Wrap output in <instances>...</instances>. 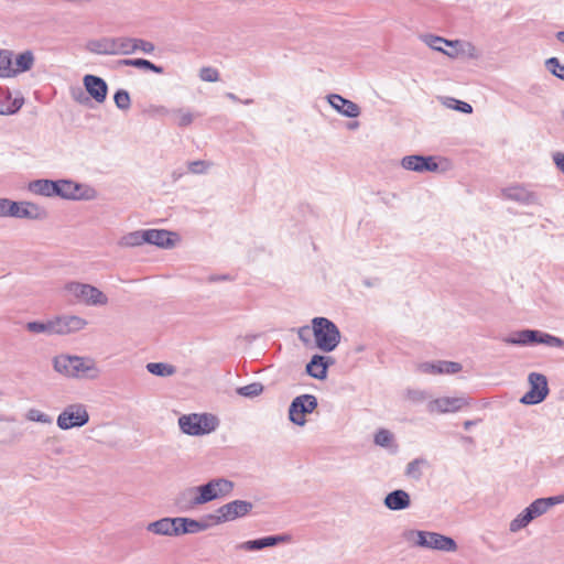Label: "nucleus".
<instances>
[{"label": "nucleus", "instance_id": "22", "mask_svg": "<svg viewBox=\"0 0 564 564\" xmlns=\"http://www.w3.org/2000/svg\"><path fill=\"white\" fill-rule=\"evenodd\" d=\"M197 490V486H194L185 488L177 494L175 497V505L180 510L187 511L203 505L199 492Z\"/></svg>", "mask_w": 564, "mask_h": 564}, {"label": "nucleus", "instance_id": "44", "mask_svg": "<svg viewBox=\"0 0 564 564\" xmlns=\"http://www.w3.org/2000/svg\"><path fill=\"white\" fill-rule=\"evenodd\" d=\"M546 69L557 78L564 80V65H562L557 57H550L545 61Z\"/></svg>", "mask_w": 564, "mask_h": 564}, {"label": "nucleus", "instance_id": "62", "mask_svg": "<svg viewBox=\"0 0 564 564\" xmlns=\"http://www.w3.org/2000/svg\"><path fill=\"white\" fill-rule=\"evenodd\" d=\"M53 453L56 455H62L64 453L63 447L58 446L53 449Z\"/></svg>", "mask_w": 564, "mask_h": 564}, {"label": "nucleus", "instance_id": "53", "mask_svg": "<svg viewBox=\"0 0 564 564\" xmlns=\"http://www.w3.org/2000/svg\"><path fill=\"white\" fill-rule=\"evenodd\" d=\"M408 398L413 402H423L427 400L429 395L423 390H409Z\"/></svg>", "mask_w": 564, "mask_h": 564}, {"label": "nucleus", "instance_id": "45", "mask_svg": "<svg viewBox=\"0 0 564 564\" xmlns=\"http://www.w3.org/2000/svg\"><path fill=\"white\" fill-rule=\"evenodd\" d=\"M113 100H115L116 106L120 110H124L126 111V110L130 109V107H131L130 95L124 89L117 90V93L113 96Z\"/></svg>", "mask_w": 564, "mask_h": 564}, {"label": "nucleus", "instance_id": "26", "mask_svg": "<svg viewBox=\"0 0 564 564\" xmlns=\"http://www.w3.org/2000/svg\"><path fill=\"white\" fill-rule=\"evenodd\" d=\"M383 503L389 510L400 511L410 507L411 499L405 490L397 489L386 496Z\"/></svg>", "mask_w": 564, "mask_h": 564}, {"label": "nucleus", "instance_id": "50", "mask_svg": "<svg viewBox=\"0 0 564 564\" xmlns=\"http://www.w3.org/2000/svg\"><path fill=\"white\" fill-rule=\"evenodd\" d=\"M187 518L184 517H175L173 518V522L171 523L173 525V536H180L187 534Z\"/></svg>", "mask_w": 564, "mask_h": 564}, {"label": "nucleus", "instance_id": "36", "mask_svg": "<svg viewBox=\"0 0 564 564\" xmlns=\"http://www.w3.org/2000/svg\"><path fill=\"white\" fill-rule=\"evenodd\" d=\"M440 100L446 108L454 109L463 113L473 112V107L468 102L460 101L452 97H441Z\"/></svg>", "mask_w": 564, "mask_h": 564}, {"label": "nucleus", "instance_id": "3", "mask_svg": "<svg viewBox=\"0 0 564 564\" xmlns=\"http://www.w3.org/2000/svg\"><path fill=\"white\" fill-rule=\"evenodd\" d=\"M404 536L408 542L419 547L442 552H455L457 550V543L454 539L437 532L409 530Z\"/></svg>", "mask_w": 564, "mask_h": 564}, {"label": "nucleus", "instance_id": "37", "mask_svg": "<svg viewBox=\"0 0 564 564\" xmlns=\"http://www.w3.org/2000/svg\"><path fill=\"white\" fill-rule=\"evenodd\" d=\"M130 51H129V55L130 54H133L138 51L144 53V54H152L155 50V46L152 42H149V41H145V40H142V39H135V37H130Z\"/></svg>", "mask_w": 564, "mask_h": 564}, {"label": "nucleus", "instance_id": "13", "mask_svg": "<svg viewBox=\"0 0 564 564\" xmlns=\"http://www.w3.org/2000/svg\"><path fill=\"white\" fill-rule=\"evenodd\" d=\"M530 390L520 399L522 404L541 403L549 394L547 379L544 375L531 372L528 377Z\"/></svg>", "mask_w": 564, "mask_h": 564}, {"label": "nucleus", "instance_id": "51", "mask_svg": "<svg viewBox=\"0 0 564 564\" xmlns=\"http://www.w3.org/2000/svg\"><path fill=\"white\" fill-rule=\"evenodd\" d=\"M177 118V124L180 127H187L193 122V115L184 109H177L174 111Z\"/></svg>", "mask_w": 564, "mask_h": 564}, {"label": "nucleus", "instance_id": "4", "mask_svg": "<svg viewBox=\"0 0 564 564\" xmlns=\"http://www.w3.org/2000/svg\"><path fill=\"white\" fill-rule=\"evenodd\" d=\"M219 425V420L210 413H191L178 417V426L184 434L200 436L210 434Z\"/></svg>", "mask_w": 564, "mask_h": 564}, {"label": "nucleus", "instance_id": "46", "mask_svg": "<svg viewBox=\"0 0 564 564\" xmlns=\"http://www.w3.org/2000/svg\"><path fill=\"white\" fill-rule=\"evenodd\" d=\"M424 464H425L424 459H414V460L410 462L408 464L406 470H405L406 476L414 478V479H420L422 476L421 466Z\"/></svg>", "mask_w": 564, "mask_h": 564}, {"label": "nucleus", "instance_id": "42", "mask_svg": "<svg viewBox=\"0 0 564 564\" xmlns=\"http://www.w3.org/2000/svg\"><path fill=\"white\" fill-rule=\"evenodd\" d=\"M527 512H529V516H532V520L546 513L547 507L543 498L535 499L532 503H530L525 508Z\"/></svg>", "mask_w": 564, "mask_h": 564}, {"label": "nucleus", "instance_id": "16", "mask_svg": "<svg viewBox=\"0 0 564 564\" xmlns=\"http://www.w3.org/2000/svg\"><path fill=\"white\" fill-rule=\"evenodd\" d=\"M292 542V535L288 533L268 535L256 540H248L239 543L236 549L247 552H257L265 547H273L279 544H288Z\"/></svg>", "mask_w": 564, "mask_h": 564}, {"label": "nucleus", "instance_id": "17", "mask_svg": "<svg viewBox=\"0 0 564 564\" xmlns=\"http://www.w3.org/2000/svg\"><path fill=\"white\" fill-rule=\"evenodd\" d=\"M101 376V369L90 356L75 355L73 379L97 380Z\"/></svg>", "mask_w": 564, "mask_h": 564}, {"label": "nucleus", "instance_id": "12", "mask_svg": "<svg viewBox=\"0 0 564 564\" xmlns=\"http://www.w3.org/2000/svg\"><path fill=\"white\" fill-rule=\"evenodd\" d=\"M317 404V399L313 394H302L294 398L289 408L290 421L299 426L305 425V415L314 412Z\"/></svg>", "mask_w": 564, "mask_h": 564}, {"label": "nucleus", "instance_id": "33", "mask_svg": "<svg viewBox=\"0 0 564 564\" xmlns=\"http://www.w3.org/2000/svg\"><path fill=\"white\" fill-rule=\"evenodd\" d=\"M13 52L10 50H0V77H14L12 66Z\"/></svg>", "mask_w": 564, "mask_h": 564}, {"label": "nucleus", "instance_id": "57", "mask_svg": "<svg viewBox=\"0 0 564 564\" xmlns=\"http://www.w3.org/2000/svg\"><path fill=\"white\" fill-rule=\"evenodd\" d=\"M554 162L557 166V169L564 173V153H556L554 155Z\"/></svg>", "mask_w": 564, "mask_h": 564}, {"label": "nucleus", "instance_id": "24", "mask_svg": "<svg viewBox=\"0 0 564 564\" xmlns=\"http://www.w3.org/2000/svg\"><path fill=\"white\" fill-rule=\"evenodd\" d=\"M172 236H174V234L165 229H147L145 243L163 249H170L175 245Z\"/></svg>", "mask_w": 564, "mask_h": 564}, {"label": "nucleus", "instance_id": "9", "mask_svg": "<svg viewBox=\"0 0 564 564\" xmlns=\"http://www.w3.org/2000/svg\"><path fill=\"white\" fill-rule=\"evenodd\" d=\"M252 509V502L237 499L220 506L214 514H208V519H210L214 524L232 522L248 516Z\"/></svg>", "mask_w": 564, "mask_h": 564}, {"label": "nucleus", "instance_id": "52", "mask_svg": "<svg viewBox=\"0 0 564 564\" xmlns=\"http://www.w3.org/2000/svg\"><path fill=\"white\" fill-rule=\"evenodd\" d=\"M437 366H440V361L437 362H422L419 365V370L423 373H430V375H440L437 370Z\"/></svg>", "mask_w": 564, "mask_h": 564}, {"label": "nucleus", "instance_id": "58", "mask_svg": "<svg viewBox=\"0 0 564 564\" xmlns=\"http://www.w3.org/2000/svg\"><path fill=\"white\" fill-rule=\"evenodd\" d=\"M155 111H156L158 113H161V115H166V113L169 112V110H167L165 107H163V106L158 107V108L155 109Z\"/></svg>", "mask_w": 564, "mask_h": 564}, {"label": "nucleus", "instance_id": "34", "mask_svg": "<svg viewBox=\"0 0 564 564\" xmlns=\"http://www.w3.org/2000/svg\"><path fill=\"white\" fill-rule=\"evenodd\" d=\"M120 63L126 66H132L135 68L147 69V70H151L156 74L163 73V67L158 66V65L153 64L152 62H150L148 59H143V58L122 59Z\"/></svg>", "mask_w": 564, "mask_h": 564}, {"label": "nucleus", "instance_id": "47", "mask_svg": "<svg viewBox=\"0 0 564 564\" xmlns=\"http://www.w3.org/2000/svg\"><path fill=\"white\" fill-rule=\"evenodd\" d=\"M199 78L203 82L216 83L219 80V72L210 66H205L199 69Z\"/></svg>", "mask_w": 564, "mask_h": 564}, {"label": "nucleus", "instance_id": "8", "mask_svg": "<svg viewBox=\"0 0 564 564\" xmlns=\"http://www.w3.org/2000/svg\"><path fill=\"white\" fill-rule=\"evenodd\" d=\"M55 182L54 196L72 200H93L97 197L95 188L72 180H58Z\"/></svg>", "mask_w": 564, "mask_h": 564}, {"label": "nucleus", "instance_id": "25", "mask_svg": "<svg viewBox=\"0 0 564 564\" xmlns=\"http://www.w3.org/2000/svg\"><path fill=\"white\" fill-rule=\"evenodd\" d=\"M332 362L330 357L314 355L306 365V372L315 379L323 380L327 377V368Z\"/></svg>", "mask_w": 564, "mask_h": 564}, {"label": "nucleus", "instance_id": "64", "mask_svg": "<svg viewBox=\"0 0 564 564\" xmlns=\"http://www.w3.org/2000/svg\"><path fill=\"white\" fill-rule=\"evenodd\" d=\"M251 102H252V100H251V99H247V100H245V101H243V104H246V105H249V104H251Z\"/></svg>", "mask_w": 564, "mask_h": 564}, {"label": "nucleus", "instance_id": "63", "mask_svg": "<svg viewBox=\"0 0 564 564\" xmlns=\"http://www.w3.org/2000/svg\"><path fill=\"white\" fill-rule=\"evenodd\" d=\"M357 126H358V122H354V123H350V124H349V128L354 129V128H356Z\"/></svg>", "mask_w": 564, "mask_h": 564}, {"label": "nucleus", "instance_id": "1", "mask_svg": "<svg viewBox=\"0 0 564 564\" xmlns=\"http://www.w3.org/2000/svg\"><path fill=\"white\" fill-rule=\"evenodd\" d=\"M424 42L432 50L441 52L451 58L466 56L470 59H477L480 56L479 50L470 42L459 40L449 41L435 35L424 36Z\"/></svg>", "mask_w": 564, "mask_h": 564}, {"label": "nucleus", "instance_id": "40", "mask_svg": "<svg viewBox=\"0 0 564 564\" xmlns=\"http://www.w3.org/2000/svg\"><path fill=\"white\" fill-rule=\"evenodd\" d=\"M373 441L378 446L390 448L393 446V434L389 430L381 429L375 434Z\"/></svg>", "mask_w": 564, "mask_h": 564}, {"label": "nucleus", "instance_id": "15", "mask_svg": "<svg viewBox=\"0 0 564 564\" xmlns=\"http://www.w3.org/2000/svg\"><path fill=\"white\" fill-rule=\"evenodd\" d=\"M502 196L506 199L519 203L525 206L542 205L540 196L522 184L510 185L502 189Z\"/></svg>", "mask_w": 564, "mask_h": 564}, {"label": "nucleus", "instance_id": "43", "mask_svg": "<svg viewBox=\"0 0 564 564\" xmlns=\"http://www.w3.org/2000/svg\"><path fill=\"white\" fill-rule=\"evenodd\" d=\"M25 419L28 421L37 422V423H42V424H52V422H53L52 417L48 414H46L37 409L28 410V412L25 414Z\"/></svg>", "mask_w": 564, "mask_h": 564}, {"label": "nucleus", "instance_id": "18", "mask_svg": "<svg viewBox=\"0 0 564 564\" xmlns=\"http://www.w3.org/2000/svg\"><path fill=\"white\" fill-rule=\"evenodd\" d=\"M55 335L66 336L83 330L88 325L87 319L78 315L64 314L53 317Z\"/></svg>", "mask_w": 564, "mask_h": 564}, {"label": "nucleus", "instance_id": "32", "mask_svg": "<svg viewBox=\"0 0 564 564\" xmlns=\"http://www.w3.org/2000/svg\"><path fill=\"white\" fill-rule=\"evenodd\" d=\"M25 328L33 334L55 335L54 318L47 319L46 322H29Z\"/></svg>", "mask_w": 564, "mask_h": 564}, {"label": "nucleus", "instance_id": "61", "mask_svg": "<svg viewBox=\"0 0 564 564\" xmlns=\"http://www.w3.org/2000/svg\"><path fill=\"white\" fill-rule=\"evenodd\" d=\"M556 39L564 43V31H560L556 33Z\"/></svg>", "mask_w": 564, "mask_h": 564}, {"label": "nucleus", "instance_id": "6", "mask_svg": "<svg viewBox=\"0 0 564 564\" xmlns=\"http://www.w3.org/2000/svg\"><path fill=\"white\" fill-rule=\"evenodd\" d=\"M130 43L129 36H102L89 40L86 48L97 55H129Z\"/></svg>", "mask_w": 564, "mask_h": 564}, {"label": "nucleus", "instance_id": "10", "mask_svg": "<svg viewBox=\"0 0 564 564\" xmlns=\"http://www.w3.org/2000/svg\"><path fill=\"white\" fill-rule=\"evenodd\" d=\"M89 421L87 409L82 403L67 405L57 416V426L61 430H70L73 427H82Z\"/></svg>", "mask_w": 564, "mask_h": 564}, {"label": "nucleus", "instance_id": "19", "mask_svg": "<svg viewBox=\"0 0 564 564\" xmlns=\"http://www.w3.org/2000/svg\"><path fill=\"white\" fill-rule=\"evenodd\" d=\"M465 405H467V401L463 397H457V398L442 397V398H436V399L430 400L426 404V410L430 413L444 414V413L459 411Z\"/></svg>", "mask_w": 564, "mask_h": 564}, {"label": "nucleus", "instance_id": "48", "mask_svg": "<svg viewBox=\"0 0 564 564\" xmlns=\"http://www.w3.org/2000/svg\"><path fill=\"white\" fill-rule=\"evenodd\" d=\"M437 367H438L437 370H438L440 375L457 373L462 370V365L459 362H455V361L441 360L440 366H437Z\"/></svg>", "mask_w": 564, "mask_h": 564}, {"label": "nucleus", "instance_id": "14", "mask_svg": "<svg viewBox=\"0 0 564 564\" xmlns=\"http://www.w3.org/2000/svg\"><path fill=\"white\" fill-rule=\"evenodd\" d=\"M9 217L29 219V220H43L47 217L45 208L32 202H13L11 200Z\"/></svg>", "mask_w": 564, "mask_h": 564}, {"label": "nucleus", "instance_id": "2", "mask_svg": "<svg viewBox=\"0 0 564 564\" xmlns=\"http://www.w3.org/2000/svg\"><path fill=\"white\" fill-rule=\"evenodd\" d=\"M64 292L76 302L93 307L106 306L109 297L97 286L78 281H70L64 285Z\"/></svg>", "mask_w": 564, "mask_h": 564}, {"label": "nucleus", "instance_id": "49", "mask_svg": "<svg viewBox=\"0 0 564 564\" xmlns=\"http://www.w3.org/2000/svg\"><path fill=\"white\" fill-rule=\"evenodd\" d=\"M213 165L212 162L197 160L188 163V171L193 174H204Z\"/></svg>", "mask_w": 564, "mask_h": 564}, {"label": "nucleus", "instance_id": "54", "mask_svg": "<svg viewBox=\"0 0 564 564\" xmlns=\"http://www.w3.org/2000/svg\"><path fill=\"white\" fill-rule=\"evenodd\" d=\"M11 199L0 197V217H9Z\"/></svg>", "mask_w": 564, "mask_h": 564}, {"label": "nucleus", "instance_id": "38", "mask_svg": "<svg viewBox=\"0 0 564 564\" xmlns=\"http://www.w3.org/2000/svg\"><path fill=\"white\" fill-rule=\"evenodd\" d=\"M209 521H212V520L208 519V516L203 520L187 518V523H186L187 534H196V533L208 530L212 527V523Z\"/></svg>", "mask_w": 564, "mask_h": 564}, {"label": "nucleus", "instance_id": "60", "mask_svg": "<svg viewBox=\"0 0 564 564\" xmlns=\"http://www.w3.org/2000/svg\"><path fill=\"white\" fill-rule=\"evenodd\" d=\"M473 425H475V421H465L464 422L465 430H469Z\"/></svg>", "mask_w": 564, "mask_h": 564}, {"label": "nucleus", "instance_id": "31", "mask_svg": "<svg viewBox=\"0 0 564 564\" xmlns=\"http://www.w3.org/2000/svg\"><path fill=\"white\" fill-rule=\"evenodd\" d=\"M34 54L31 51H25L19 54L14 59V76H17L20 73L30 70L34 65Z\"/></svg>", "mask_w": 564, "mask_h": 564}, {"label": "nucleus", "instance_id": "59", "mask_svg": "<svg viewBox=\"0 0 564 564\" xmlns=\"http://www.w3.org/2000/svg\"><path fill=\"white\" fill-rule=\"evenodd\" d=\"M226 97L229 98L232 101H238L239 100L238 97L235 94H232V93H227Z\"/></svg>", "mask_w": 564, "mask_h": 564}, {"label": "nucleus", "instance_id": "56", "mask_svg": "<svg viewBox=\"0 0 564 564\" xmlns=\"http://www.w3.org/2000/svg\"><path fill=\"white\" fill-rule=\"evenodd\" d=\"M21 105H15V102L12 106L6 107L3 102L0 101V115H11L19 110Z\"/></svg>", "mask_w": 564, "mask_h": 564}, {"label": "nucleus", "instance_id": "20", "mask_svg": "<svg viewBox=\"0 0 564 564\" xmlns=\"http://www.w3.org/2000/svg\"><path fill=\"white\" fill-rule=\"evenodd\" d=\"M401 165L403 169L414 172H433L438 169L437 163L433 161L431 156H422V155H408L404 156L401 161Z\"/></svg>", "mask_w": 564, "mask_h": 564}, {"label": "nucleus", "instance_id": "5", "mask_svg": "<svg viewBox=\"0 0 564 564\" xmlns=\"http://www.w3.org/2000/svg\"><path fill=\"white\" fill-rule=\"evenodd\" d=\"M312 328L316 346L325 351H333L340 341V332L338 327L326 317H314Z\"/></svg>", "mask_w": 564, "mask_h": 564}, {"label": "nucleus", "instance_id": "28", "mask_svg": "<svg viewBox=\"0 0 564 564\" xmlns=\"http://www.w3.org/2000/svg\"><path fill=\"white\" fill-rule=\"evenodd\" d=\"M75 355L61 354L53 358V369L67 378L73 379Z\"/></svg>", "mask_w": 564, "mask_h": 564}, {"label": "nucleus", "instance_id": "41", "mask_svg": "<svg viewBox=\"0 0 564 564\" xmlns=\"http://www.w3.org/2000/svg\"><path fill=\"white\" fill-rule=\"evenodd\" d=\"M263 386L260 382H252L250 384L240 387L237 389V393L239 395L246 397V398H254L262 393Z\"/></svg>", "mask_w": 564, "mask_h": 564}, {"label": "nucleus", "instance_id": "30", "mask_svg": "<svg viewBox=\"0 0 564 564\" xmlns=\"http://www.w3.org/2000/svg\"><path fill=\"white\" fill-rule=\"evenodd\" d=\"M145 243V230H135L123 235L118 240L121 248H135Z\"/></svg>", "mask_w": 564, "mask_h": 564}, {"label": "nucleus", "instance_id": "11", "mask_svg": "<svg viewBox=\"0 0 564 564\" xmlns=\"http://www.w3.org/2000/svg\"><path fill=\"white\" fill-rule=\"evenodd\" d=\"M197 488L203 505H205L218 498L229 496L235 488V484L227 478L220 477L213 478L208 482L197 486Z\"/></svg>", "mask_w": 564, "mask_h": 564}, {"label": "nucleus", "instance_id": "35", "mask_svg": "<svg viewBox=\"0 0 564 564\" xmlns=\"http://www.w3.org/2000/svg\"><path fill=\"white\" fill-rule=\"evenodd\" d=\"M147 370L158 377H170L176 372L174 366L164 362H149Z\"/></svg>", "mask_w": 564, "mask_h": 564}, {"label": "nucleus", "instance_id": "23", "mask_svg": "<svg viewBox=\"0 0 564 564\" xmlns=\"http://www.w3.org/2000/svg\"><path fill=\"white\" fill-rule=\"evenodd\" d=\"M328 102L340 115L348 118H356L360 115V108L357 104L348 100L340 95L332 94L328 96Z\"/></svg>", "mask_w": 564, "mask_h": 564}, {"label": "nucleus", "instance_id": "29", "mask_svg": "<svg viewBox=\"0 0 564 564\" xmlns=\"http://www.w3.org/2000/svg\"><path fill=\"white\" fill-rule=\"evenodd\" d=\"M55 182L52 180H36L29 183V191L45 197L54 196Z\"/></svg>", "mask_w": 564, "mask_h": 564}, {"label": "nucleus", "instance_id": "55", "mask_svg": "<svg viewBox=\"0 0 564 564\" xmlns=\"http://www.w3.org/2000/svg\"><path fill=\"white\" fill-rule=\"evenodd\" d=\"M547 509H550L553 506L560 505L564 502V495H557L553 497L543 498Z\"/></svg>", "mask_w": 564, "mask_h": 564}, {"label": "nucleus", "instance_id": "39", "mask_svg": "<svg viewBox=\"0 0 564 564\" xmlns=\"http://www.w3.org/2000/svg\"><path fill=\"white\" fill-rule=\"evenodd\" d=\"M532 521V516H529V512L524 509L520 512L509 524V530L512 533H517L523 528H525Z\"/></svg>", "mask_w": 564, "mask_h": 564}, {"label": "nucleus", "instance_id": "27", "mask_svg": "<svg viewBox=\"0 0 564 564\" xmlns=\"http://www.w3.org/2000/svg\"><path fill=\"white\" fill-rule=\"evenodd\" d=\"M172 522L173 518H161L159 520L149 522L145 525V530L147 532L152 533L154 535L173 538L174 529L173 525L171 524Z\"/></svg>", "mask_w": 564, "mask_h": 564}, {"label": "nucleus", "instance_id": "7", "mask_svg": "<svg viewBox=\"0 0 564 564\" xmlns=\"http://www.w3.org/2000/svg\"><path fill=\"white\" fill-rule=\"evenodd\" d=\"M505 343L519 346H529L535 344H543L551 347L561 348L564 346V340L560 337L543 333L536 329H523L513 333L503 339Z\"/></svg>", "mask_w": 564, "mask_h": 564}, {"label": "nucleus", "instance_id": "21", "mask_svg": "<svg viewBox=\"0 0 564 564\" xmlns=\"http://www.w3.org/2000/svg\"><path fill=\"white\" fill-rule=\"evenodd\" d=\"M83 82L87 93L96 102L101 104L106 100L108 86L101 77L86 75L84 76Z\"/></svg>", "mask_w": 564, "mask_h": 564}]
</instances>
